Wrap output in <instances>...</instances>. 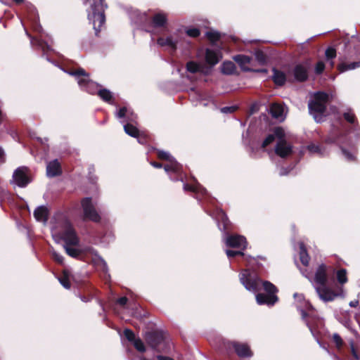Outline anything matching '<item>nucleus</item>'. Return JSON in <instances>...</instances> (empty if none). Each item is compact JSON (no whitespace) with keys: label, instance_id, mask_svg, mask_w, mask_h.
Returning a JSON list of instances; mask_svg holds the SVG:
<instances>
[{"label":"nucleus","instance_id":"f257e3e1","mask_svg":"<svg viewBox=\"0 0 360 360\" xmlns=\"http://www.w3.org/2000/svg\"><path fill=\"white\" fill-rule=\"evenodd\" d=\"M51 223V234L53 239L57 243L60 240L65 242L64 248L69 256L77 258L84 252L89 253L92 256V262L96 268L104 272L107 271L106 262L93 248L81 249L76 248L79 245V238L72 224L63 214L57 213Z\"/></svg>","mask_w":360,"mask_h":360},{"label":"nucleus","instance_id":"f03ea898","mask_svg":"<svg viewBox=\"0 0 360 360\" xmlns=\"http://www.w3.org/2000/svg\"><path fill=\"white\" fill-rule=\"evenodd\" d=\"M240 281L249 291L256 293L263 288L268 292V295H256V300L259 304H266L272 306L278 301V297L276 295L278 291L276 287L269 281H262L254 271L249 269L243 270L240 274Z\"/></svg>","mask_w":360,"mask_h":360},{"label":"nucleus","instance_id":"7ed1b4c3","mask_svg":"<svg viewBox=\"0 0 360 360\" xmlns=\"http://www.w3.org/2000/svg\"><path fill=\"white\" fill-rule=\"evenodd\" d=\"M327 273V266L323 264L319 265L313 281V285L319 298L324 302L333 301L341 295L340 292L336 291L328 285Z\"/></svg>","mask_w":360,"mask_h":360},{"label":"nucleus","instance_id":"20e7f679","mask_svg":"<svg viewBox=\"0 0 360 360\" xmlns=\"http://www.w3.org/2000/svg\"><path fill=\"white\" fill-rule=\"evenodd\" d=\"M329 96L327 94L319 91L314 94L313 100L309 103V110L317 122L323 121Z\"/></svg>","mask_w":360,"mask_h":360},{"label":"nucleus","instance_id":"39448f33","mask_svg":"<svg viewBox=\"0 0 360 360\" xmlns=\"http://www.w3.org/2000/svg\"><path fill=\"white\" fill-rule=\"evenodd\" d=\"M160 159L165 160L168 162L164 165L165 172L173 181H183L182 166L179 164L167 152L160 150L158 152Z\"/></svg>","mask_w":360,"mask_h":360},{"label":"nucleus","instance_id":"423d86ee","mask_svg":"<svg viewBox=\"0 0 360 360\" xmlns=\"http://www.w3.org/2000/svg\"><path fill=\"white\" fill-rule=\"evenodd\" d=\"M69 75L75 76L79 86L83 90H85L91 94H95L98 93V90L101 89L100 86L89 79V74L82 68H78L75 70H69L67 72Z\"/></svg>","mask_w":360,"mask_h":360},{"label":"nucleus","instance_id":"0eeeda50","mask_svg":"<svg viewBox=\"0 0 360 360\" xmlns=\"http://www.w3.org/2000/svg\"><path fill=\"white\" fill-rule=\"evenodd\" d=\"M84 5H89L88 20L92 22H105L104 0H80Z\"/></svg>","mask_w":360,"mask_h":360},{"label":"nucleus","instance_id":"6e6552de","mask_svg":"<svg viewBox=\"0 0 360 360\" xmlns=\"http://www.w3.org/2000/svg\"><path fill=\"white\" fill-rule=\"evenodd\" d=\"M32 29L34 32H37V34H39L38 36L36 35H31L26 27H24L27 36L31 39V43L32 44H37L39 49H41L44 53H47L49 51H52L51 49V44H49V42H51L49 39H46V37H44L42 34H41V32L42 30V27L41 26V24H32Z\"/></svg>","mask_w":360,"mask_h":360},{"label":"nucleus","instance_id":"1a4fd4ad","mask_svg":"<svg viewBox=\"0 0 360 360\" xmlns=\"http://www.w3.org/2000/svg\"><path fill=\"white\" fill-rule=\"evenodd\" d=\"M118 118H126L122 122L127 123L124 125V131L131 136H139V130L132 124L136 121V115L130 112L126 107L121 108L117 113Z\"/></svg>","mask_w":360,"mask_h":360},{"label":"nucleus","instance_id":"9d476101","mask_svg":"<svg viewBox=\"0 0 360 360\" xmlns=\"http://www.w3.org/2000/svg\"><path fill=\"white\" fill-rule=\"evenodd\" d=\"M82 207L83 210L84 217L86 219H89L95 222L100 221V216L97 213L94 205L92 203L91 198H85L82 200Z\"/></svg>","mask_w":360,"mask_h":360},{"label":"nucleus","instance_id":"9b49d317","mask_svg":"<svg viewBox=\"0 0 360 360\" xmlns=\"http://www.w3.org/2000/svg\"><path fill=\"white\" fill-rule=\"evenodd\" d=\"M14 183L19 187H25L30 181V173L27 167L17 168L13 174Z\"/></svg>","mask_w":360,"mask_h":360},{"label":"nucleus","instance_id":"f8f14e48","mask_svg":"<svg viewBox=\"0 0 360 360\" xmlns=\"http://www.w3.org/2000/svg\"><path fill=\"white\" fill-rule=\"evenodd\" d=\"M292 151V146L285 140V136H283L276 142L275 146V153L281 158H286L289 156Z\"/></svg>","mask_w":360,"mask_h":360},{"label":"nucleus","instance_id":"ddd939ff","mask_svg":"<svg viewBox=\"0 0 360 360\" xmlns=\"http://www.w3.org/2000/svg\"><path fill=\"white\" fill-rule=\"evenodd\" d=\"M307 64H297L289 72V75H293L297 82H304L308 78Z\"/></svg>","mask_w":360,"mask_h":360},{"label":"nucleus","instance_id":"4468645a","mask_svg":"<svg viewBox=\"0 0 360 360\" xmlns=\"http://www.w3.org/2000/svg\"><path fill=\"white\" fill-rule=\"evenodd\" d=\"M146 340L152 348L158 352H161L160 345L165 341L162 334L158 332L148 333Z\"/></svg>","mask_w":360,"mask_h":360},{"label":"nucleus","instance_id":"2eb2a0df","mask_svg":"<svg viewBox=\"0 0 360 360\" xmlns=\"http://www.w3.org/2000/svg\"><path fill=\"white\" fill-rule=\"evenodd\" d=\"M227 246L231 248H242L244 250L247 245V241L244 236L240 235H231L225 238Z\"/></svg>","mask_w":360,"mask_h":360},{"label":"nucleus","instance_id":"dca6fc26","mask_svg":"<svg viewBox=\"0 0 360 360\" xmlns=\"http://www.w3.org/2000/svg\"><path fill=\"white\" fill-rule=\"evenodd\" d=\"M283 136H285V131L282 127H276L272 133L269 134L262 143V148H265L275 141H278Z\"/></svg>","mask_w":360,"mask_h":360},{"label":"nucleus","instance_id":"f3484780","mask_svg":"<svg viewBox=\"0 0 360 360\" xmlns=\"http://www.w3.org/2000/svg\"><path fill=\"white\" fill-rule=\"evenodd\" d=\"M184 189L186 191H190L194 192L198 199H200V196L202 198H207L208 196L206 189L197 182L195 179H193V182L191 184H185L184 185Z\"/></svg>","mask_w":360,"mask_h":360},{"label":"nucleus","instance_id":"a211bd4d","mask_svg":"<svg viewBox=\"0 0 360 360\" xmlns=\"http://www.w3.org/2000/svg\"><path fill=\"white\" fill-rule=\"evenodd\" d=\"M269 112L271 116L280 122L285 120L286 116V109L284 105L280 103H274L270 105Z\"/></svg>","mask_w":360,"mask_h":360},{"label":"nucleus","instance_id":"6ab92c4d","mask_svg":"<svg viewBox=\"0 0 360 360\" xmlns=\"http://www.w3.org/2000/svg\"><path fill=\"white\" fill-rule=\"evenodd\" d=\"M221 58V53L219 50H213L211 49H206L205 60L209 65H216L219 61Z\"/></svg>","mask_w":360,"mask_h":360},{"label":"nucleus","instance_id":"aec40b11","mask_svg":"<svg viewBox=\"0 0 360 360\" xmlns=\"http://www.w3.org/2000/svg\"><path fill=\"white\" fill-rule=\"evenodd\" d=\"M301 314H302V318L305 320L306 323H307V325L308 326L310 331L311 332L312 335L314 336H316V329H315V326H321L322 325V321L320 320L319 319H314V318H311L310 320L307 318L308 317V314H307V312L305 311V310L304 309H301Z\"/></svg>","mask_w":360,"mask_h":360},{"label":"nucleus","instance_id":"412c9836","mask_svg":"<svg viewBox=\"0 0 360 360\" xmlns=\"http://www.w3.org/2000/svg\"><path fill=\"white\" fill-rule=\"evenodd\" d=\"M233 347L235 349L236 354L241 357H248L252 356V352L246 344H242L238 342H233Z\"/></svg>","mask_w":360,"mask_h":360},{"label":"nucleus","instance_id":"4be33fe9","mask_svg":"<svg viewBox=\"0 0 360 360\" xmlns=\"http://www.w3.org/2000/svg\"><path fill=\"white\" fill-rule=\"evenodd\" d=\"M46 173L50 177H53L61 174V167L58 160H54L48 163Z\"/></svg>","mask_w":360,"mask_h":360},{"label":"nucleus","instance_id":"5701e85b","mask_svg":"<svg viewBox=\"0 0 360 360\" xmlns=\"http://www.w3.org/2000/svg\"><path fill=\"white\" fill-rule=\"evenodd\" d=\"M48 209L45 206H39L34 212V216L38 221L46 222L48 219Z\"/></svg>","mask_w":360,"mask_h":360},{"label":"nucleus","instance_id":"b1692460","mask_svg":"<svg viewBox=\"0 0 360 360\" xmlns=\"http://www.w3.org/2000/svg\"><path fill=\"white\" fill-rule=\"evenodd\" d=\"M158 44L161 46H165L169 51H174L176 50V44L170 37H160L158 39Z\"/></svg>","mask_w":360,"mask_h":360},{"label":"nucleus","instance_id":"393cba45","mask_svg":"<svg viewBox=\"0 0 360 360\" xmlns=\"http://www.w3.org/2000/svg\"><path fill=\"white\" fill-rule=\"evenodd\" d=\"M214 217L217 220V221L218 223V226L220 229H221L220 223H221L223 224L224 230H226L228 229L229 219L223 210H217V213Z\"/></svg>","mask_w":360,"mask_h":360},{"label":"nucleus","instance_id":"a878e982","mask_svg":"<svg viewBox=\"0 0 360 360\" xmlns=\"http://www.w3.org/2000/svg\"><path fill=\"white\" fill-rule=\"evenodd\" d=\"M273 80L276 84L282 86L285 82L286 76L283 72L274 69Z\"/></svg>","mask_w":360,"mask_h":360},{"label":"nucleus","instance_id":"bb28decb","mask_svg":"<svg viewBox=\"0 0 360 360\" xmlns=\"http://www.w3.org/2000/svg\"><path fill=\"white\" fill-rule=\"evenodd\" d=\"M131 17L134 20H138V21H146L148 19V12H146V11L142 12L137 9H134L131 11Z\"/></svg>","mask_w":360,"mask_h":360},{"label":"nucleus","instance_id":"cd10ccee","mask_svg":"<svg viewBox=\"0 0 360 360\" xmlns=\"http://www.w3.org/2000/svg\"><path fill=\"white\" fill-rule=\"evenodd\" d=\"M359 67H360V61L353 62L350 63H346L342 62L338 65V68L340 72H343L347 70H354Z\"/></svg>","mask_w":360,"mask_h":360},{"label":"nucleus","instance_id":"c85d7f7f","mask_svg":"<svg viewBox=\"0 0 360 360\" xmlns=\"http://www.w3.org/2000/svg\"><path fill=\"white\" fill-rule=\"evenodd\" d=\"M98 95L100 98L105 102L112 103L113 98L112 93L106 89H100Z\"/></svg>","mask_w":360,"mask_h":360},{"label":"nucleus","instance_id":"c756f323","mask_svg":"<svg viewBox=\"0 0 360 360\" xmlns=\"http://www.w3.org/2000/svg\"><path fill=\"white\" fill-rule=\"evenodd\" d=\"M235 69V64L231 61H225L221 65V72L226 75H231L233 73Z\"/></svg>","mask_w":360,"mask_h":360},{"label":"nucleus","instance_id":"7c9ffc66","mask_svg":"<svg viewBox=\"0 0 360 360\" xmlns=\"http://www.w3.org/2000/svg\"><path fill=\"white\" fill-rule=\"evenodd\" d=\"M300 261L303 265L307 266L309 264V257L308 256V254L307 252V250L304 248L303 243H301L300 244Z\"/></svg>","mask_w":360,"mask_h":360},{"label":"nucleus","instance_id":"2f4dec72","mask_svg":"<svg viewBox=\"0 0 360 360\" xmlns=\"http://www.w3.org/2000/svg\"><path fill=\"white\" fill-rule=\"evenodd\" d=\"M233 58L243 68H245V65L250 62V58L244 55H237Z\"/></svg>","mask_w":360,"mask_h":360},{"label":"nucleus","instance_id":"473e14b6","mask_svg":"<svg viewBox=\"0 0 360 360\" xmlns=\"http://www.w3.org/2000/svg\"><path fill=\"white\" fill-rule=\"evenodd\" d=\"M201 69H202V65L195 62L190 61V62H188L186 64L187 71H188L191 73H195V72H200Z\"/></svg>","mask_w":360,"mask_h":360},{"label":"nucleus","instance_id":"72a5a7b5","mask_svg":"<svg viewBox=\"0 0 360 360\" xmlns=\"http://www.w3.org/2000/svg\"><path fill=\"white\" fill-rule=\"evenodd\" d=\"M344 118L349 123L354 124V130L357 131V125L356 124V116L352 111H348L344 113Z\"/></svg>","mask_w":360,"mask_h":360},{"label":"nucleus","instance_id":"f704fd0d","mask_svg":"<svg viewBox=\"0 0 360 360\" xmlns=\"http://www.w3.org/2000/svg\"><path fill=\"white\" fill-rule=\"evenodd\" d=\"M337 280L339 283L343 285L347 282V271L344 269H340L336 273Z\"/></svg>","mask_w":360,"mask_h":360},{"label":"nucleus","instance_id":"c9c22d12","mask_svg":"<svg viewBox=\"0 0 360 360\" xmlns=\"http://www.w3.org/2000/svg\"><path fill=\"white\" fill-rule=\"evenodd\" d=\"M341 150L342 152V154L345 155V158L347 160L352 161L354 160L355 158V150L352 148V151H348L343 146H341Z\"/></svg>","mask_w":360,"mask_h":360},{"label":"nucleus","instance_id":"e433bc0d","mask_svg":"<svg viewBox=\"0 0 360 360\" xmlns=\"http://www.w3.org/2000/svg\"><path fill=\"white\" fill-rule=\"evenodd\" d=\"M60 284L65 288L69 289L70 288V283L69 280V277L68 273L66 271L63 272V274L61 277L58 278Z\"/></svg>","mask_w":360,"mask_h":360},{"label":"nucleus","instance_id":"4c0bfd02","mask_svg":"<svg viewBox=\"0 0 360 360\" xmlns=\"http://www.w3.org/2000/svg\"><path fill=\"white\" fill-rule=\"evenodd\" d=\"M167 20L166 14L162 12H159L153 15L152 22H166Z\"/></svg>","mask_w":360,"mask_h":360},{"label":"nucleus","instance_id":"58836bf2","mask_svg":"<svg viewBox=\"0 0 360 360\" xmlns=\"http://www.w3.org/2000/svg\"><path fill=\"white\" fill-rule=\"evenodd\" d=\"M206 36L212 42L217 41L220 39V34L215 31L207 32Z\"/></svg>","mask_w":360,"mask_h":360},{"label":"nucleus","instance_id":"ea45409f","mask_svg":"<svg viewBox=\"0 0 360 360\" xmlns=\"http://www.w3.org/2000/svg\"><path fill=\"white\" fill-rule=\"evenodd\" d=\"M134 346L136 349L140 352H144L146 351V347L144 343L140 338H137L134 340L133 342Z\"/></svg>","mask_w":360,"mask_h":360},{"label":"nucleus","instance_id":"a19ab883","mask_svg":"<svg viewBox=\"0 0 360 360\" xmlns=\"http://www.w3.org/2000/svg\"><path fill=\"white\" fill-rule=\"evenodd\" d=\"M307 148L309 150V152L311 153H318L321 155H323V151L321 147L318 145H315V144L312 143V144L309 145L307 146Z\"/></svg>","mask_w":360,"mask_h":360},{"label":"nucleus","instance_id":"79ce46f5","mask_svg":"<svg viewBox=\"0 0 360 360\" xmlns=\"http://www.w3.org/2000/svg\"><path fill=\"white\" fill-rule=\"evenodd\" d=\"M326 57L330 60L336 57V50L333 47H328L326 51Z\"/></svg>","mask_w":360,"mask_h":360},{"label":"nucleus","instance_id":"37998d69","mask_svg":"<svg viewBox=\"0 0 360 360\" xmlns=\"http://www.w3.org/2000/svg\"><path fill=\"white\" fill-rule=\"evenodd\" d=\"M124 335L126 337V338L131 342H133L134 340L137 339L136 338L134 332L130 329H125L124 330Z\"/></svg>","mask_w":360,"mask_h":360},{"label":"nucleus","instance_id":"c03bdc74","mask_svg":"<svg viewBox=\"0 0 360 360\" xmlns=\"http://www.w3.org/2000/svg\"><path fill=\"white\" fill-rule=\"evenodd\" d=\"M333 340L334 342L335 343L338 349H340V348L343 344V341H342L341 337L338 334L335 333L333 335Z\"/></svg>","mask_w":360,"mask_h":360},{"label":"nucleus","instance_id":"a18cd8bd","mask_svg":"<svg viewBox=\"0 0 360 360\" xmlns=\"http://www.w3.org/2000/svg\"><path fill=\"white\" fill-rule=\"evenodd\" d=\"M186 33L190 37H196L199 36L200 30L198 28H190L186 30Z\"/></svg>","mask_w":360,"mask_h":360},{"label":"nucleus","instance_id":"49530a36","mask_svg":"<svg viewBox=\"0 0 360 360\" xmlns=\"http://www.w3.org/2000/svg\"><path fill=\"white\" fill-rule=\"evenodd\" d=\"M226 253L227 257L229 258L236 257L237 255L244 256L243 252L241 251H235V250H227L226 251Z\"/></svg>","mask_w":360,"mask_h":360},{"label":"nucleus","instance_id":"de8ad7c7","mask_svg":"<svg viewBox=\"0 0 360 360\" xmlns=\"http://www.w3.org/2000/svg\"><path fill=\"white\" fill-rule=\"evenodd\" d=\"M53 259L59 264H63L64 261L63 257L56 251H52Z\"/></svg>","mask_w":360,"mask_h":360},{"label":"nucleus","instance_id":"09e8293b","mask_svg":"<svg viewBox=\"0 0 360 360\" xmlns=\"http://www.w3.org/2000/svg\"><path fill=\"white\" fill-rule=\"evenodd\" d=\"M325 69V65L322 61H319L316 63L315 67V72L316 74H321Z\"/></svg>","mask_w":360,"mask_h":360},{"label":"nucleus","instance_id":"8fccbe9b","mask_svg":"<svg viewBox=\"0 0 360 360\" xmlns=\"http://www.w3.org/2000/svg\"><path fill=\"white\" fill-rule=\"evenodd\" d=\"M236 110V106L224 107L221 108V112L223 113H232Z\"/></svg>","mask_w":360,"mask_h":360},{"label":"nucleus","instance_id":"3c124183","mask_svg":"<svg viewBox=\"0 0 360 360\" xmlns=\"http://www.w3.org/2000/svg\"><path fill=\"white\" fill-rule=\"evenodd\" d=\"M127 301L128 300L126 297H122L117 300V303L120 306H125L127 303Z\"/></svg>","mask_w":360,"mask_h":360},{"label":"nucleus","instance_id":"603ef678","mask_svg":"<svg viewBox=\"0 0 360 360\" xmlns=\"http://www.w3.org/2000/svg\"><path fill=\"white\" fill-rule=\"evenodd\" d=\"M350 347L352 356H354V359H359V356L357 355L356 351L355 350L354 342L352 341L350 342Z\"/></svg>","mask_w":360,"mask_h":360},{"label":"nucleus","instance_id":"864d4df0","mask_svg":"<svg viewBox=\"0 0 360 360\" xmlns=\"http://www.w3.org/2000/svg\"><path fill=\"white\" fill-rule=\"evenodd\" d=\"M138 139V141L141 144H145L147 143V138L145 136H143L141 133L139 134V136H136Z\"/></svg>","mask_w":360,"mask_h":360},{"label":"nucleus","instance_id":"5fc2aeb1","mask_svg":"<svg viewBox=\"0 0 360 360\" xmlns=\"http://www.w3.org/2000/svg\"><path fill=\"white\" fill-rule=\"evenodd\" d=\"M103 24H98V26H96V24H94V29L95 30L96 35L98 36V32L101 31Z\"/></svg>","mask_w":360,"mask_h":360},{"label":"nucleus","instance_id":"6e6d98bb","mask_svg":"<svg viewBox=\"0 0 360 360\" xmlns=\"http://www.w3.org/2000/svg\"><path fill=\"white\" fill-rule=\"evenodd\" d=\"M153 27L155 30H162L165 28V24H160V23H158V24H153Z\"/></svg>","mask_w":360,"mask_h":360},{"label":"nucleus","instance_id":"4d7b16f0","mask_svg":"<svg viewBox=\"0 0 360 360\" xmlns=\"http://www.w3.org/2000/svg\"><path fill=\"white\" fill-rule=\"evenodd\" d=\"M5 162V155L3 149L0 147V164Z\"/></svg>","mask_w":360,"mask_h":360},{"label":"nucleus","instance_id":"13d9d810","mask_svg":"<svg viewBox=\"0 0 360 360\" xmlns=\"http://www.w3.org/2000/svg\"><path fill=\"white\" fill-rule=\"evenodd\" d=\"M359 304V300H353L349 302V306L351 307H356Z\"/></svg>","mask_w":360,"mask_h":360},{"label":"nucleus","instance_id":"bf43d9fd","mask_svg":"<svg viewBox=\"0 0 360 360\" xmlns=\"http://www.w3.org/2000/svg\"><path fill=\"white\" fill-rule=\"evenodd\" d=\"M157 359L158 360H174L172 358H170V357H168V356H162V355H158L157 356Z\"/></svg>","mask_w":360,"mask_h":360},{"label":"nucleus","instance_id":"052dcab7","mask_svg":"<svg viewBox=\"0 0 360 360\" xmlns=\"http://www.w3.org/2000/svg\"><path fill=\"white\" fill-rule=\"evenodd\" d=\"M150 164L156 168H160L162 167V165L160 163L156 162H152Z\"/></svg>","mask_w":360,"mask_h":360},{"label":"nucleus","instance_id":"680f3d73","mask_svg":"<svg viewBox=\"0 0 360 360\" xmlns=\"http://www.w3.org/2000/svg\"><path fill=\"white\" fill-rule=\"evenodd\" d=\"M305 303H306V309L307 311H310L311 310L313 309V307H312V306L311 305L310 303L307 302H305Z\"/></svg>","mask_w":360,"mask_h":360},{"label":"nucleus","instance_id":"e2e57ef3","mask_svg":"<svg viewBox=\"0 0 360 360\" xmlns=\"http://www.w3.org/2000/svg\"><path fill=\"white\" fill-rule=\"evenodd\" d=\"M294 297H295V298H298L299 300H302V299H303V296H302V295H298V294H297V293H295V294L294 295Z\"/></svg>","mask_w":360,"mask_h":360},{"label":"nucleus","instance_id":"0e129e2a","mask_svg":"<svg viewBox=\"0 0 360 360\" xmlns=\"http://www.w3.org/2000/svg\"><path fill=\"white\" fill-rule=\"evenodd\" d=\"M288 172L285 171V169H281V172H280V174L281 175H285L287 174Z\"/></svg>","mask_w":360,"mask_h":360},{"label":"nucleus","instance_id":"69168bd1","mask_svg":"<svg viewBox=\"0 0 360 360\" xmlns=\"http://www.w3.org/2000/svg\"><path fill=\"white\" fill-rule=\"evenodd\" d=\"M0 1H2V2L5 1V0H0ZM14 1L17 4H21L23 1V0H14Z\"/></svg>","mask_w":360,"mask_h":360},{"label":"nucleus","instance_id":"338daca9","mask_svg":"<svg viewBox=\"0 0 360 360\" xmlns=\"http://www.w3.org/2000/svg\"><path fill=\"white\" fill-rule=\"evenodd\" d=\"M4 119V115L2 113V112L0 110V123L2 122Z\"/></svg>","mask_w":360,"mask_h":360},{"label":"nucleus","instance_id":"774afa93","mask_svg":"<svg viewBox=\"0 0 360 360\" xmlns=\"http://www.w3.org/2000/svg\"><path fill=\"white\" fill-rule=\"evenodd\" d=\"M81 299H82V300L83 302H88V301H89V299H87V298H86V297H81Z\"/></svg>","mask_w":360,"mask_h":360}]
</instances>
